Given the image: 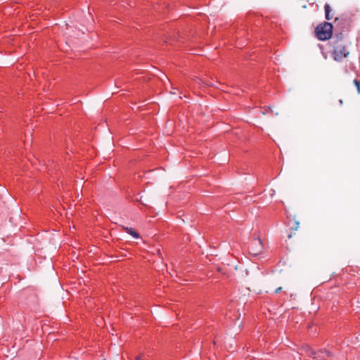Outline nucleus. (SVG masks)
<instances>
[{"label": "nucleus", "instance_id": "nucleus-11", "mask_svg": "<svg viewBox=\"0 0 360 360\" xmlns=\"http://www.w3.org/2000/svg\"><path fill=\"white\" fill-rule=\"evenodd\" d=\"M141 356H136L135 357V360H141Z\"/></svg>", "mask_w": 360, "mask_h": 360}, {"label": "nucleus", "instance_id": "nucleus-1", "mask_svg": "<svg viewBox=\"0 0 360 360\" xmlns=\"http://www.w3.org/2000/svg\"><path fill=\"white\" fill-rule=\"evenodd\" d=\"M349 41L345 37L342 33L335 35L333 51L334 60L340 61L349 56Z\"/></svg>", "mask_w": 360, "mask_h": 360}, {"label": "nucleus", "instance_id": "nucleus-12", "mask_svg": "<svg viewBox=\"0 0 360 360\" xmlns=\"http://www.w3.org/2000/svg\"><path fill=\"white\" fill-rule=\"evenodd\" d=\"M288 237V238H291L292 237V234H289Z\"/></svg>", "mask_w": 360, "mask_h": 360}, {"label": "nucleus", "instance_id": "nucleus-7", "mask_svg": "<svg viewBox=\"0 0 360 360\" xmlns=\"http://www.w3.org/2000/svg\"><path fill=\"white\" fill-rule=\"evenodd\" d=\"M320 354H319V357L324 358L325 355H328V352L326 351H320Z\"/></svg>", "mask_w": 360, "mask_h": 360}, {"label": "nucleus", "instance_id": "nucleus-9", "mask_svg": "<svg viewBox=\"0 0 360 360\" xmlns=\"http://www.w3.org/2000/svg\"><path fill=\"white\" fill-rule=\"evenodd\" d=\"M281 290H282L281 287H279V288H276L275 290V293L277 294V293L280 292L281 291Z\"/></svg>", "mask_w": 360, "mask_h": 360}, {"label": "nucleus", "instance_id": "nucleus-10", "mask_svg": "<svg viewBox=\"0 0 360 360\" xmlns=\"http://www.w3.org/2000/svg\"><path fill=\"white\" fill-rule=\"evenodd\" d=\"M295 224H296L295 227V230H296L297 229V227H298L299 223L297 222V221H295Z\"/></svg>", "mask_w": 360, "mask_h": 360}, {"label": "nucleus", "instance_id": "nucleus-5", "mask_svg": "<svg viewBox=\"0 0 360 360\" xmlns=\"http://www.w3.org/2000/svg\"><path fill=\"white\" fill-rule=\"evenodd\" d=\"M126 231L131 235L134 238H139V235L137 232L133 230L131 228H126Z\"/></svg>", "mask_w": 360, "mask_h": 360}, {"label": "nucleus", "instance_id": "nucleus-3", "mask_svg": "<svg viewBox=\"0 0 360 360\" xmlns=\"http://www.w3.org/2000/svg\"><path fill=\"white\" fill-rule=\"evenodd\" d=\"M248 248L250 254L253 256H257L262 252L263 243L259 238H254L252 239Z\"/></svg>", "mask_w": 360, "mask_h": 360}, {"label": "nucleus", "instance_id": "nucleus-4", "mask_svg": "<svg viewBox=\"0 0 360 360\" xmlns=\"http://www.w3.org/2000/svg\"><path fill=\"white\" fill-rule=\"evenodd\" d=\"M325 13H326V18L327 20H331L333 18V15H330L331 13V8L328 4L325 5Z\"/></svg>", "mask_w": 360, "mask_h": 360}, {"label": "nucleus", "instance_id": "nucleus-8", "mask_svg": "<svg viewBox=\"0 0 360 360\" xmlns=\"http://www.w3.org/2000/svg\"><path fill=\"white\" fill-rule=\"evenodd\" d=\"M314 354H315V353H314V352L313 351V349H309V356H311V357L314 359L315 358V357H314Z\"/></svg>", "mask_w": 360, "mask_h": 360}, {"label": "nucleus", "instance_id": "nucleus-6", "mask_svg": "<svg viewBox=\"0 0 360 360\" xmlns=\"http://www.w3.org/2000/svg\"><path fill=\"white\" fill-rule=\"evenodd\" d=\"M354 83L357 88L358 92H360V82L357 79H354Z\"/></svg>", "mask_w": 360, "mask_h": 360}, {"label": "nucleus", "instance_id": "nucleus-2", "mask_svg": "<svg viewBox=\"0 0 360 360\" xmlns=\"http://www.w3.org/2000/svg\"><path fill=\"white\" fill-rule=\"evenodd\" d=\"M333 34V25L330 22H324L316 27V37L320 40L329 39Z\"/></svg>", "mask_w": 360, "mask_h": 360}]
</instances>
